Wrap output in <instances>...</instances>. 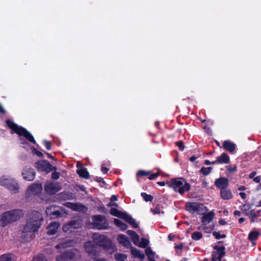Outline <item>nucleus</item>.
Wrapping results in <instances>:
<instances>
[{"instance_id":"f257e3e1","label":"nucleus","mask_w":261,"mask_h":261,"mask_svg":"<svg viewBox=\"0 0 261 261\" xmlns=\"http://www.w3.org/2000/svg\"><path fill=\"white\" fill-rule=\"evenodd\" d=\"M43 221V217L40 212L36 211L31 212L28 216L27 223L23 228L22 233L37 232Z\"/></svg>"},{"instance_id":"f03ea898","label":"nucleus","mask_w":261,"mask_h":261,"mask_svg":"<svg viewBox=\"0 0 261 261\" xmlns=\"http://www.w3.org/2000/svg\"><path fill=\"white\" fill-rule=\"evenodd\" d=\"M45 194L42 193V185L41 184L35 183L30 186L27 190V193L37 196L41 201L47 202L49 201V181H46L44 185Z\"/></svg>"},{"instance_id":"7ed1b4c3","label":"nucleus","mask_w":261,"mask_h":261,"mask_svg":"<svg viewBox=\"0 0 261 261\" xmlns=\"http://www.w3.org/2000/svg\"><path fill=\"white\" fill-rule=\"evenodd\" d=\"M21 209H14L4 213L0 216V226L5 227L16 221L23 215Z\"/></svg>"},{"instance_id":"20e7f679","label":"nucleus","mask_w":261,"mask_h":261,"mask_svg":"<svg viewBox=\"0 0 261 261\" xmlns=\"http://www.w3.org/2000/svg\"><path fill=\"white\" fill-rule=\"evenodd\" d=\"M7 126L10 128L12 132L11 133H16L19 136L24 137L25 139L32 144H36V142L33 135L25 128L18 125L10 119H7L6 121Z\"/></svg>"},{"instance_id":"39448f33","label":"nucleus","mask_w":261,"mask_h":261,"mask_svg":"<svg viewBox=\"0 0 261 261\" xmlns=\"http://www.w3.org/2000/svg\"><path fill=\"white\" fill-rule=\"evenodd\" d=\"M92 239L96 245L102 247L105 250L110 251V253L114 251L115 248L112 241L105 236L94 233L92 235Z\"/></svg>"},{"instance_id":"423d86ee","label":"nucleus","mask_w":261,"mask_h":261,"mask_svg":"<svg viewBox=\"0 0 261 261\" xmlns=\"http://www.w3.org/2000/svg\"><path fill=\"white\" fill-rule=\"evenodd\" d=\"M170 187L172 188L175 191L182 194L185 192L188 191L190 189V185L182 178L172 179L167 183Z\"/></svg>"},{"instance_id":"0eeeda50","label":"nucleus","mask_w":261,"mask_h":261,"mask_svg":"<svg viewBox=\"0 0 261 261\" xmlns=\"http://www.w3.org/2000/svg\"><path fill=\"white\" fill-rule=\"evenodd\" d=\"M110 214L118 218L124 220L126 222L132 225L133 227L137 228L138 227L135 220L129 215L126 213L122 212L116 208H112L110 210Z\"/></svg>"},{"instance_id":"6e6552de","label":"nucleus","mask_w":261,"mask_h":261,"mask_svg":"<svg viewBox=\"0 0 261 261\" xmlns=\"http://www.w3.org/2000/svg\"><path fill=\"white\" fill-rule=\"evenodd\" d=\"M0 185L5 187L11 193L16 194L19 191V185L15 179H0Z\"/></svg>"},{"instance_id":"1a4fd4ad","label":"nucleus","mask_w":261,"mask_h":261,"mask_svg":"<svg viewBox=\"0 0 261 261\" xmlns=\"http://www.w3.org/2000/svg\"><path fill=\"white\" fill-rule=\"evenodd\" d=\"M94 225L98 229L107 228L108 223L105 217L101 215L95 216L93 217Z\"/></svg>"},{"instance_id":"9d476101","label":"nucleus","mask_w":261,"mask_h":261,"mask_svg":"<svg viewBox=\"0 0 261 261\" xmlns=\"http://www.w3.org/2000/svg\"><path fill=\"white\" fill-rule=\"evenodd\" d=\"M21 175L25 180L31 181L35 178L36 172L34 169L26 166L23 168Z\"/></svg>"},{"instance_id":"9b49d317","label":"nucleus","mask_w":261,"mask_h":261,"mask_svg":"<svg viewBox=\"0 0 261 261\" xmlns=\"http://www.w3.org/2000/svg\"><path fill=\"white\" fill-rule=\"evenodd\" d=\"M203 205L196 202H188L186 204L187 210L191 213H200L202 210Z\"/></svg>"},{"instance_id":"f8f14e48","label":"nucleus","mask_w":261,"mask_h":261,"mask_svg":"<svg viewBox=\"0 0 261 261\" xmlns=\"http://www.w3.org/2000/svg\"><path fill=\"white\" fill-rule=\"evenodd\" d=\"M35 167L39 171L49 173V162L46 160H39L36 163Z\"/></svg>"},{"instance_id":"ddd939ff","label":"nucleus","mask_w":261,"mask_h":261,"mask_svg":"<svg viewBox=\"0 0 261 261\" xmlns=\"http://www.w3.org/2000/svg\"><path fill=\"white\" fill-rule=\"evenodd\" d=\"M85 249L86 252L90 254L95 255L96 252V247L97 245H96V243H95L94 241L93 242H88L85 244Z\"/></svg>"},{"instance_id":"4468645a","label":"nucleus","mask_w":261,"mask_h":261,"mask_svg":"<svg viewBox=\"0 0 261 261\" xmlns=\"http://www.w3.org/2000/svg\"><path fill=\"white\" fill-rule=\"evenodd\" d=\"M215 186L221 190L226 189L228 185V180L226 178L221 177L215 181Z\"/></svg>"},{"instance_id":"2eb2a0df","label":"nucleus","mask_w":261,"mask_h":261,"mask_svg":"<svg viewBox=\"0 0 261 261\" xmlns=\"http://www.w3.org/2000/svg\"><path fill=\"white\" fill-rule=\"evenodd\" d=\"M58 198L62 200L73 199L74 195L70 192H63L58 194Z\"/></svg>"},{"instance_id":"dca6fc26","label":"nucleus","mask_w":261,"mask_h":261,"mask_svg":"<svg viewBox=\"0 0 261 261\" xmlns=\"http://www.w3.org/2000/svg\"><path fill=\"white\" fill-rule=\"evenodd\" d=\"M62 188L61 184L59 182H50V194H54L59 191Z\"/></svg>"},{"instance_id":"f3484780","label":"nucleus","mask_w":261,"mask_h":261,"mask_svg":"<svg viewBox=\"0 0 261 261\" xmlns=\"http://www.w3.org/2000/svg\"><path fill=\"white\" fill-rule=\"evenodd\" d=\"M214 215L215 214L212 211L206 214H204L202 219V223H203V224L206 225L207 223H210L213 220Z\"/></svg>"},{"instance_id":"a211bd4d","label":"nucleus","mask_w":261,"mask_h":261,"mask_svg":"<svg viewBox=\"0 0 261 261\" xmlns=\"http://www.w3.org/2000/svg\"><path fill=\"white\" fill-rule=\"evenodd\" d=\"M118 240L120 244H122L126 247H128L129 246H131V243L128 238L124 235H119L118 237Z\"/></svg>"},{"instance_id":"6ab92c4d","label":"nucleus","mask_w":261,"mask_h":261,"mask_svg":"<svg viewBox=\"0 0 261 261\" xmlns=\"http://www.w3.org/2000/svg\"><path fill=\"white\" fill-rule=\"evenodd\" d=\"M223 148L226 150L232 152L236 149V144L229 141H225L223 143Z\"/></svg>"},{"instance_id":"aec40b11","label":"nucleus","mask_w":261,"mask_h":261,"mask_svg":"<svg viewBox=\"0 0 261 261\" xmlns=\"http://www.w3.org/2000/svg\"><path fill=\"white\" fill-rule=\"evenodd\" d=\"M127 233L130 237L134 244L136 245H138L139 241H140V237L139 235L133 230H128Z\"/></svg>"},{"instance_id":"412c9836","label":"nucleus","mask_w":261,"mask_h":261,"mask_svg":"<svg viewBox=\"0 0 261 261\" xmlns=\"http://www.w3.org/2000/svg\"><path fill=\"white\" fill-rule=\"evenodd\" d=\"M131 252L132 254L135 257L140 259H143L145 257V255L143 252L133 247H131Z\"/></svg>"},{"instance_id":"4be33fe9","label":"nucleus","mask_w":261,"mask_h":261,"mask_svg":"<svg viewBox=\"0 0 261 261\" xmlns=\"http://www.w3.org/2000/svg\"><path fill=\"white\" fill-rule=\"evenodd\" d=\"M60 224L57 222H51L50 223V235H53L57 232L59 228Z\"/></svg>"},{"instance_id":"5701e85b","label":"nucleus","mask_w":261,"mask_h":261,"mask_svg":"<svg viewBox=\"0 0 261 261\" xmlns=\"http://www.w3.org/2000/svg\"><path fill=\"white\" fill-rule=\"evenodd\" d=\"M65 205L74 211H80L81 210L83 205L80 204H76L71 202H66Z\"/></svg>"},{"instance_id":"b1692460","label":"nucleus","mask_w":261,"mask_h":261,"mask_svg":"<svg viewBox=\"0 0 261 261\" xmlns=\"http://www.w3.org/2000/svg\"><path fill=\"white\" fill-rule=\"evenodd\" d=\"M219 164H228L229 162V158L228 155L225 153H222L220 156L217 157Z\"/></svg>"},{"instance_id":"393cba45","label":"nucleus","mask_w":261,"mask_h":261,"mask_svg":"<svg viewBox=\"0 0 261 261\" xmlns=\"http://www.w3.org/2000/svg\"><path fill=\"white\" fill-rule=\"evenodd\" d=\"M56 167L50 164V172L54 171V172L51 173V178L54 180L58 179L60 176V173L56 171Z\"/></svg>"},{"instance_id":"a878e982","label":"nucleus","mask_w":261,"mask_h":261,"mask_svg":"<svg viewBox=\"0 0 261 261\" xmlns=\"http://www.w3.org/2000/svg\"><path fill=\"white\" fill-rule=\"evenodd\" d=\"M221 196L223 199H229L232 197V194L230 191L224 189L221 190Z\"/></svg>"},{"instance_id":"bb28decb","label":"nucleus","mask_w":261,"mask_h":261,"mask_svg":"<svg viewBox=\"0 0 261 261\" xmlns=\"http://www.w3.org/2000/svg\"><path fill=\"white\" fill-rule=\"evenodd\" d=\"M76 172L79 175V176L82 177L86 179H88L89 178V174L87 169L85 168H81L80 169L77 170Z\"/></svg>"},{"instance_id":"cd10ccee","label":"nucleus","mask_w":261,"mask_h":261,"mask_svg":"<svg viewBox=\"0 0 261 261\" xmlns=\"http://www.w3.org/2000/svg\"><path fill=\"white\" fill-rule=\"evenodd\" d=\"M69 224L72 229L77 228L81 226V223L80 220H73L69 222Z\"/></svg>"},{"instance_id":"c85d7f7f","label":"nucleus","mask_w":261,"mask_h":261,"mask_svg":"<svg viewBox=\"0 0 261 261\" xmlns=\"http://www.w3.org/2000/svg\"><path fill=\"white\" fill-rule=\"evenodd\" d=\"M114 223L119 227L121 228L122 230H125L127 228V225L125 223H123L121 220L114 219Z\"/></svg>"},{"instance_id":"c756f323","label":"nucleus","mask_w":261,"mask_h":261,"mask_svg":"<svg viewBox=\"0 0 261 261\" xmlns=\"http://www.w3.org/2000/svg\"><path fill=\"white\" fill-rule=\"evenodd\" d=\"M145 253L147 257H148L149 261H155L153 259L154 252L152 251L150 247H148L146 248V249L145 250Z\"/></svg>"},{"instance_id":"7c9ffc66","label":"nucleus","mask_w":261,"mask_h":261,"mask_svg":"<svg viewBox=\"0 0 261 261\" xmlns=\"http://www.w3.org/2000/svg\"><path fill=\"white\" fill-rule=\"evenodd\" d=\"M53 207V205H50V217L51 218H55L61 216L62 214L59 210L54 211L53 212L51 211Z\"/></svg>"},{"instance_id":"2f4dec72","label":"nucleus","mask_w":261,"mask_h":261,"mask_svg":"<svg viewBox=\"0 0 261 261\" xmlns=\"http://www.w3.org/2000/svg\"><path fill=\"white\" fill-rule=\"evenodd\" d=\"M259 234V233L258 231H251L249 234L248 239L250 241L252 242V241H254L255 240H256L258 238Z\"/></svg>"},{"instance_id":"473e14b6","label":"nucleus","mask_w":261,"mask_h":261,"mask_svg":"<svg viewBox=\"0 0 261 261\" xmlns=\"http://www.w3.org/2000/svg\"><path fill=\"white\" fill-rule=\"evenodd\" d=\"M149 244V241L145 238H142L141 239V242H140V241H139V244L136 245V246H138L141 248H146L147 246Z\"/></svg>"},{"instance_id":"72a5a7b5","label":"nucleus","mask_w":261,"mask_h":261,"mask_svg":"<svg viewBox=\"0 0 261 261\" xmlns=\"http://www.w3.org/2000/svg\"><path fill=\"white\" fill-rule=\"evenodd\" d=\"M0 261H12L11 254H5L0 256Z\"/></svg>"},{"instance_id":"f704fd0d","label":"nucleus","mask_w":261,"mask_h":261,"mask_svg":"<svg viewBox=\"0 0 261 261\" xmlns=\"http://www.w3.org/2000/svg\"><path fill=\"white\" fill-rule=\"evenodd\" d=\"M222 250H221L220 251L217 252L215 254V255H216V253L218 254V256L217 257V258L218 261H221L222 258L225 255V247H223L222 248Z\"/></svg>"},{"instance_id":"c9c22d12","label":"nucleus","mask_w":261,"mask_h":261,"mask_svg":"<svg viewBox=\"0 0 261 261\" xmlns=\"http://www.w3.org/2000/svg\"><path fill=\"white\" fill-rule=\"evenodd\" d=\"M32 261H47V260L43 254H41L34 257Z\"/></svg>"},{"instance_id":"e433bc0d","label":"nucleus","mask_w":261,"mask_h":261,"mask_svg":"<svg viewBox=\"0 0 261 261\" xmlns=\"http://www.w3.org/2000/svg\"><path fill=\"white\" fill-rule=\"evenodd\" d=\"M250 209V206L249 204H244L241 207V210L244 212L247 216H249L250 214V212L249 211Z\"/></svg>"},{"instance_id":"4c0bfd02","label":"nucleus","mask_w":261,"mask_h":261,"mask_svg":"<svg viewBox=\"0 0 261 261\" xmlns=\"http://www.w3.org/2000/svg\"><path fill=\"white\" fill-rule=\"evenodd\" d=\"M212 167H209L207 168L202 167L200 170V172L202 173L204 175H208L211 171Z\"/></svg>"},{"instance_id":"58836bf2","label":"nucleus","mask_w":261,"mask_h":261,"mask_svg":"<svg viewBox=\"0 0 261 261\" xmlns=\"http://www.w3.org/2000/svg\"><path fill=\"white\" fill-rule=\"evenodd\" d=\"M202 237V234L200 232H194L192 234V238L194 240H198Z\"/></svg>"},{"instance_id":"ea45409f","label":"nucleus","mask_w":261,"mask_h":261,"mask_svg":"<svg viewBox=\"0 0 261 261\" xmlns=\"http://www.w3.org/2000/svg\"><path fill=\"white\" fill-rule=\"evenodd\" d=\"M115 258L117 261H125L126 256L123 254L117 253L115 255Z\"/></svg>"},{"instance_id":"a19ab883","label":"nucleus","mask_w":261,"mask_h":261,"mask_svg":"<svg viewBox=\"0 0 261 261\" xmlns=\"http://www.w3.org/2000/svg\"><path fill=\"white\" fill-rule=\"evenodd\" d=\"M31 149H32V153L33 154H35L40 158L43 156V153L41 151H39L37 149L35 148L34 147L32 146L31 147Z\"/></svg>"},{"instance_id":"79ce46f5","label":"nucleus","mask_w":261,"mask_h":261,"mask_svg":"<svg viewBox=\"0 0 261 261\" xmlns=\"http://www.w3.org/2000/svg\"><path fill=\"white\" fill-rule=\"evenodd\" d=\"M141 196L146 201H151L153 199V197L151 195H148L145 193H142Z\"/></svg>"},{"instance_id":"37998d69","label":"nucleus","mask_w":261,"mask_h":261,"mask_svg":"<svg viewBox=\"0 0 261 261\" xmlns=\"http://www.w3.org/2000/svg\"><path fill=\"white\" fill-rule=\"evenodd\" d=\"M249 216L251 219L252 222H254L256 221L255 218L256 217V214L254 210H252L250 211V214L249 215Z\"/></svg>"},{"instance_id":"c03bdc74","label":"nucleus","mask_w":261,"mask_h":261,"mask_svg":"<svg viewBox=\"0 0 261 261\" xmlns=\"http://www.w3.org/2000/svg\"><path fill=\"white\" fill-rule=\"evenodd\" d=\"M63 230L64 231V232H67L68 231H72V228H71L69 223L65 224L63 227Z\"/></svg>"},{"instance_id":"a18cd8bd","label":"nucleus","mask_w":261,"mask_h":261,"mask_svg":"<svg viewBox=\"0 0 261 261\" xmlns=\"http://www.w3.org/2000/svg\"><path fill=\"white\" fill-rule=\"evenodd\" d=\"M150 174V172H149V171H144V170H140L138 173H137V175L138 176H146V175H148Z\"/></svg>"},{"instance_id":"49530a36","label":"nucleus","mask_w":261,"mask_h":261,"mask_svg":"<svg viewBox=\"0 0 261 261\" xmlns=\"http://www.w3.org/2000/svg\"><path fill=\"white\" fill-rule=\"evenodd\" d=\"M176 145L181 150H183L185 148L184 143L182 141L176 142Z\"/></svg>"},{"instance_id":"de8ad7c7","label":"nucleus","mask_w":261,"mask_h":261,"mask_svg":"<svg viewBox=\"0 0 261 261\" xmlns=\"http://www.w3.org/2000/svg\"><path fill=\"white\" fill-rule=\"evenodd\" d=\"M151 211L154 214H160V213L163 214L164 213L163 211H162V212L160 211L159 207L158 206L156 207L154 209H151Z\"/></svg>"},{"instance_id":"09e8293b","label":"nucleus","mask_w":261,"mask_h":261,"mask_svg":"<svg viewBox=\"0 0 261 261\" xmlns=\"http://www.w3.org/2000/svg\"><path fill=\"white\" fill-rule=\"evenodd\" d=\"M213 234L214 236L215 237V238L217 239H219L220 238L221 234H220V233L219 232L214 231L213 232Z\"/></svg>"},{"instance_id":"8fccbe9b","label":"nucleus","mask_w":261,"mask_h":261,"mask_svg":"<svg viewBox=\"0 0 261 261\" xmlns=\"http://www.w3.org/2000/svg\"><path fill=\"white\" fill-rule=\"evenodd\" d=\"M159 175V173L152 174L149 177V179L150 180L153 179L155 178L156 177H158Z\"/></svg>"},{"instance_id":"3c124183","label":"nucleus","mask_w":261,"mask_h":261,"mask_svg":"<svg viewBox=\"0 0 261 261\" xmlns=\"http://www.w3.org/2000/svg\"><path fill=\"white\" fill-rule=\"evenodd\" d=\"M227 169L230 171V172H233L236 170V166H234V167H231L230 166H228L226 167Z\"/></svg>"},{"instance_id":"603ef678","label":"nucleus","mask_w":261,"mask_h":261,"mask_svg":"<svg viewBox=\"0 0 261 261\" xmlns=\"http://www.w3.org/2000/svg\"><path fill=\"white\" fill-rule=\"evenodd\" d=\"M6 113V110L3 108L1 104L0 103V114H5Z\"/></svg>"},{"instance_id":"864d4df0","label":"nucleus","mask_w":261,"mask_h":261,"mask_svg":"<svg viewBox=\"0 0 261 261\" xmlns=\"http://www.w3.org/2000/svg\"><path fill=\"white\" fill-rule=\"evenodd\" d=\"M223 247H224V246H222L220 247V246H217V245H215V246L214 247V249H215V250H217V252H218V251H221V250H222V248Z\"/></svg>"},{"instance_id":"5fc2aeb1","label":"nucleus","mask_w":261,"mask_h":261,"mask_svg":"<svg viewBox=\"0 0 261 261\" xmlns=\"http://www.w3.org/2000/svg\"><path fill=\"white\" fill-rule=\"evenodd\" d=\"M216 253V252H213L212 254V258L211 259V261H218L217 258L216 257L215 254Z\"/></svg>"},{"instance_id":"6e6d98bb","label":"nucleus","mask_w":261,"mask_h":261,"mask_svg":"<svg viewBox=\"0 0 261 261\" xmlns=\"http://www.w3.org/2000/svg\"><path fill=\"white\" fill-rule=\"evenodd\" d=\"M107 206L108 207H110V206H115L116 207H117L118 206V205L117 203H112V201L111 202H110L109 204H108Z\"/></svg>"},{"instance_id":"4d7b16f0","label":"nucleus","mask_w":261,"mask_h":261,"mask_svg":"<svg viewBox=\"0 0 261 261\" xmlns=\"http://www.w3.org/2000/svg\"><path fill=\"white\" fill-rule=\"evenodd\" d=\"M253 180L256 183H259L260 181V177L259 176H256L253 178Z\"/></svg>"},{"instance_id":"13d9d810","label":"nucleus","mask_w":261,"mask_h":261,"mask_svg":"<svg viewBox=\"0 0 261 261\" xmlns=\"http://www.w3.org/2000/svg\"><path fill=\"white\" fill-rule=\"evenodd\" d=\"M21 142V144L23 145V147L24 148L25 147V146H28L29 145V143L26 142L25 141L23 140H22V139H20Z\"/></svg>"},{"instance_id":"bf43d9fd","label":"nucleus","mask_w":261,"mask_h":261,"mask_svg":"<svg viewBox=\"0 0 261 261\" xmlns=\"http://www.w3.org/2000/svg\"><path fill=\"white\" fill-rule=\"evenodd\" d=\"M219 223L220 225H223L226 224V221L223 219H220L219 221Z\"/></svg>"},{"instance_id":"052dcab7","label":"nucleus","mask_w":261,"mask_h":261,"mask_svg":"<svg viewBox=\"0 0 261 261\" xmlns=\"http://www.w3.org/2000/svg\"><path fill=\"white\" fill-rule=\"evenodd\" d=\"M184 245L182 244H180L178 245H177L175 247L176 249H181L183 248Z\"/></svg>"},{"instance_id":"680f3d73","label":"nucleus","mask_w":261,"mask_h":261,"mask_svg":"<svg viewBox=\"0 0 261 261\" xmlns=\"http://www.w3.org/2000/svg\"><path fill=\"white\" fill-rule=\"evenodd\" d=\"M111 201H114L117 200V197L116 195H113L111 198Z\"/></svg>"},{"instance_id":"e2e57ef3","label":"nucleus","mask_w":261,"mask_h":261,"mask_svg":"<svg viewBox=\"0 0 261 261\" xmlns=\"http://www.w3.org/2000/svg\"><path fill=\"white\" fill-rule=\"evenodd\" d=\"M256 174V172L254 171L252 172L249 175V178H253L254 176Z\"/></svg>"},{"instance_id":"0e129e2a","label":"nucleus","mask_w":261,"mask_h":261,"mask_svg":"<svg viewBox=\"0 0 261 261\" xmlns=\"http://www.w3.org/2000/svg\"><path fill=\"white\" fill-rule=\"evenodd\" d=\"M44 144L47 149L49 150V141H45Z\"/></svg>"},{"instance_id":"69168bd1","label":"nucleus","mask_w":261,"mask_h":261,"mask_svg":"<svg viewBox=\"0 0 261 261\" xmlns=\"http://www.w3.org/2000/svg\"><path fill=\"white\" fill-rule=\"evenodd\" d=\"M175 237V236L172 234H170L168 236V239L170 241L172 240Z\"/></svg>"},{"instance_id":"338daca9","label":"nucleus","mask_w":261,"mask_h":261,"mask_svg":"<svg viewBox=\"0 0 261 261\" xmlns=\"http://www.w3.org/2000/svg\"><path fill=\"white\" fill-rule=\"evenodd\" d=\"M108 170L109 169L106 167H102L101 168V171L105 173L108 171Z\"/></svg>"},{"instance_id":"774afa93","label":"nucleus","mask_w":261,"mask_h":261,"mask_svg":"<svg viewBox=\"0 0 261 261\" xmlns=\"http://www.w3.org/2000/svg\"><path fill=\"white\" fill-rule=\"evenodd\" d=\"M240 195L243 199L246 198V194L245 193L241 192L240 193Z\"/></svg>"}]
</instances>
